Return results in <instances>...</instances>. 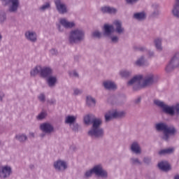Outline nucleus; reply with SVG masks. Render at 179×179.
Returning a JSON list of instances; mask_svg holds the SVG:
<instances>
[{"instance_id":"34","label":"nucleus","mask_w":179,"mask_h":179,"mask_svg":"<svg viewBox=\"0 0 179 179\" xmlns=\"http://www.w3.org/2000/svg\"><path fill=\"white\" fill-rule=\"evenodd\" d=\"M6 22V13L3 10L0 11V24Z\"/></svg>"},{"instance_id":"57","label":"nucleus","mask_w":179,"mask_h":179,"mask_svg":"<svg viewBox=\"0 0 179 179\" xmlns=\"http://www.w3.org/2000/svg\"><path fill=\"white\" fill-rule=\"evenodd\" d=\"M175 3H176V5H179V0H176V1H175Z\"/></svg>"},{"instance_id":"11","label":"nucleus","mask_w":179,"mask_h":179,"mask_svg":"<svg viewBox=\"0 0 179 179\" xmlns=\"http://www.w3.org/2000/svg\"><path fill=\"white\" fill-rule=\"evenodd\" d=\"M77 118L78 117L75 115H69L66 116L64 122L65 124L69 125V127H71L73 131H78V124H75V122H76Z\"/></svg>"},{"instance_id":"18","label":"nucleus","mask_w":179,"mask_h":179,"mask_svg":"<svg viewBox=\"0 0 179 179\" xmlns=\"http://www.w3.org/2000/svg\"><path fill=\"white\" fill-rule=\"evenodd\" d=\"M152 12L150 14V17L157 18L160 16V6L157 3H153L151 5Z\"/></svg>"},{"instance_id":"56","label":"nucleus","mask_w":179,"mask_h":179,"mask_svg":"<svg viewBox=\"0 0 179 179\" xmlns=\"http://www.w3.org/2000/svg\"><path fill=\"white\" fill-rule=\"evenodd\" d=\"M2 41V34L0 32V43Z\"/></svg>"},{"instance_id":"27","label":"nucleus","mask_w":179,"mask_h":179,"mask_svg":"<svg viewBox=\"0 0 179 179\" xmlns=\"http://www.w3.org/2000/svg\"><path fill=\"white\" fill-rule=\"evenodd\" d=\"M95 117L93 114L87 115L84 117V122L86 125L90 124L93 122V120H94Z\"/></svg>"},{"instance_id":"37","label":"nucleus","mask_w":179,"mask_h":179,"mask_svg":"<svg viewBox=\"0 0 179 179\" xmlns=\"http://www.w3.org/2000/svg\"><path fill=\"white\" fill-rule=\"evenodd\" d=\"M134 50L136 51H140V52H148V48H146V46H134Z\"/></svg>"},{"instance_id":"13","label":"nucleus","mask_w":179,"mask_h":179,"mask_svg":"<svg viewBox=\"0 0 179 179\" xmlns=\"http://www.w3.org/2000/svg\"><path fill=\"white\" fill-rule=\"evenodd\" d=\"M39 129L44 134H52V132H54L55 131L54 126L50 122H43L39 126Z\"/></svg>"},{"instance_id":"16","label":"nucleus","mask_w":179,"mask_h":179,"mask_svg":"<svg viewBox=\"0 0 179 179\" xmlns=\"http://www.w3.org/2000/svg\"><path fill=\"white\" fill-rule=\"evenodd\" d=\"M100 10L101 13H107L108 15H113V16L118 13V9L110 6H103L100 8Z\"/></svg>"},{"instance_id":"44","label":"nucleus","mask_w":179,"mask_h":179,"mask_svg":"<svg viewBox=\"0 0 179 179\" xmlns=\"http://www.w3.org/2000/svg\"><path fill=\"white\" fill-rule=\"evenodd\" d=\"M139 1L141 0H125L127 5H136V3H138Z\"/></svg>"},{"instance_id":"15","label":"nucleus","mask_w":179,"mask_h":179,"mask_svg":"<svg viewBox=\"0 0 179 179\" xmlns=\"http://www.w3.org/2000/svg\"><path fill=\"white\" fill-rule=\"evenodd\" d=\"M24 37L30 43H37V32L33 30H28L24 33Z\"/></svg>"},{"instance_id":"25","label":"nucleus","mask_w":179,"mask_h":179,"mask_svg":"<svg viewBox=\"0 0 179 179\" xmlns=\"http://www.w3.org/2000/svg\"><path fill=\"white\" fill-rule=\"evenodd\" d=\"M158 167L160 169V170H162V171H169L170 170V164L167 162L166 161H162L158 164Z\"/></svg>"},{"instance_id":"53","label":"nucleus","mask_w":179,"mask_h":179,"mask_svg":"<svg viewBox=\"0 0 179 179\" xmlns=\"http://www.w3.org/2000/svg\"><path fill=\"white\" fill-rule=\"evenodd\" d=\"M134 103L136 104H138V103H141V98H137L135 101Z\"/></svg>"},{"instance_id":"23","label":"nucleus","mask_w":179,"mask_h":179,"mask_svg":"<svg viewBox=\"0 0 179 179\" xmlns=\"http://www.w3.org/2000/svg\"><path fill=\"white\" fill-rule=\"evenodd\" d=\"M47 83L49 87H54L58 83V78L55 76H50L47 78Z\"/></svg>"},{"instance_id":"49","label":"nucleus","mask_w":179,"mask_h":179,"mask_svg":"<svg viewBox=\"0 0 179 179\" xmlns=\"http://www.w3.org/2000/svg\"><path fill=\"white\" fill-rule=\"evenodd\" d=\"M173 111L174 113H176V111L177 114H179V103L173 105Z\"/></svg>"},{"instance_id":"14","label":"nucleus","mask_w":179,"mask_h":179,"mask_svg":"<svg viewBox=\"0 0 179 179\" xmlns=\"http://www.w3.org/2000/svg\"><path fill=\"white\" fill-rule=\"evenodd\" d=\"M12 174V168L8 165L0 166V178H8Z\"/></svg>"},{"instance_id":"43","label":"nucleus","mask_w":179,"mask_h":179,"mask_svg":"<svg viewBox=\"0 0 179 179\" xmlns=\"http://www.w3.org/2000/svg\"><path fill=\"white\" fill-rule=\"evenodd\" d=\"M36 75H40V69L36 68L31 71V76H36Z\"/></svg>"},{"instance_id":"6","label":"nucleus","mask_w":179,"mask_h":179,"mask_svg":"<svg viewBox=\"0 0 179 179\" xmlns=\"http://www.w3.org/2000/svg\"><path fill=\"white\" fill-rule=\"evenodd\" d=\"M154 103L155 106H157V107H159L165 114L174 115V105L170 106L159 99L154 100Z\"/></svg>"},{"instance_id":"36","label":"nucleus","mask_w":179,"mask_h":179,"mask_svg":"<svg viewBox=\"0 0 179 179\" xmlns=\"http://www.w3.org/2000/svg\"><path fill=\"white\" fill-rule=\"evenodd\" d=\"M91 37L92 38L100 39L101 38V32H100L99 30L94 31L91 34Z\"/></svg>"},{"instance_id":"46","label":"nucleus","mask_w":179,"mask_h":179,"mask_svg":"<svg viewBox=\"0 0 179 179\" xmlns=\"http://www.w3.org/2000/svg\"><path fill=\"white\" fill-rule=\"evenodd\" d=\"M69 76L71 78H79V74L78 73V72L73 71H70L69 72Z\"/></svg>"},{"instance_id":"32","label":"nucleus","mask_w":179,"mask_h":179,"mask_svg":"<svg viewBox=\"0 0 179 179\" xmlns=\"http://www.w3.org/2000/svg\"><path fill=\"white\" fill-rule=\"evenodd\" d=\"M15 138L17 141H19V142H25V141H27V136H26V134H20L15 136Z\"/></svg>"},{"instance_id":"47","label":"nucleus","mask_w":179,"mask_h":179,"mask_svg":"<svg viewBox=\"0 0 179 179\" xmlns=\"http://www.w3.org/2000/svg\"><path fill=\"white\" fill-rule=\"evenodd\" d=\"M131 162L133 164H142V162L138 158H131Z\"/></svg>"},{"instance_id":"59","label":"nucleus","mask_w":179,"mask_h":179,"mask_svg":"<svg viewBox=\"0 0 179 179\" xmlns=\"http://www.w3.org/2000/svg\"><path fill=\"white\" fill-rule=\"evenodd\" d=\"M169 69H166V71L169 72Z\"/></svg>"},{"instance_id":"22","label":"nucleus","mask_w":179,"mask_h":179,"mask_svg":"<svg viewBox=\"0 0 179 179\" xmlns=\"http://www.w3.org/2000/svg\"><path fill=\"white\" fill-rule=\"evenodd\" d=\"M130 149L131 152L136 155H141L142 153L141 145H139V143H138L136 141H134L131 143Z\"/></svg>"},{"instance_id":"19","label":"nucleus","mask_w":179,"mask_h":179,"mask_svg":"<svg viewBox=\"0 0 179 179\" xmlns=\"http://www.w3.org/2000/svg\"><path fill=\"white\" fill-rule=\"evenodd\" d=\"M59 23L65 27L66 29H72V27H75L76 24L74 22H69L68 19L65 17H62L59 20Z\"/></svg>"},{"instance_id":"4","label":"nucleus","mask_w":179,"mask_h":179,"mask_svg":"<svg viewBox=\"0 0 179 179\" xmlns=\"http://www.w3.org/2000/svg\"><path fill=\"white\" fill-rule=\"evenodd\" d=\"M85 38H86V33L85 32V30L75 29L70 31L68 41L69 44L73 45V44H80V43L85 41Z\"/></svg>"},{"instance_id":"28","label":"nucleus","mask_w":179,"mask_h":179,"mask_svg":"<svg viewBox=\"0 0 179 179\" xmlns=\"http://www.w3.org/2000/svg\"><path fill=\"white\" fill-rule=\"evenodd\" d=\"M162 38H158L154 40V44L157 51H163V47L162 46Z\"/></svg>"},{"instance_id":"52","label":"nucleus","mask_w":179,"mask_h":179,"mask_svg":"<svg viewBox=\"0 0 179 179\" xmlns=\"http://www.w3.org/2000/svg\"><path fill=\"white\" fill-rule=\"evenodd\" d=\"M5 97V94L3 92H0V101H2V99Z\"/></svg>"},{"instance_id":"54","label":"nucleus","mask_w":179,"mask_h":179,"mask_svg":"<svg viewBox=\"0 0 179 179\" xmlns=\"http://www.w3.org/2000/svg\"><path fill=\"white\" fill-rule=\"evenodd\" d=\"M80 58V56H79V55H76V56L74 57V59H75L76 61H79Z\"/></svg>"},{"instance_id":"60","label":"nucleus","mask_w":179,"mask_h":179,"mask_svg":"<svg viewBox=\"0 0 179 179\" xmlns=\"http://www.w3.org/2000/svg\"><path fill=\"white\" fill-rule=\"evenodd\" d=\"M41 138H44V134L41 135Z\"/></svg>"},{"instance_id":"31","label":"nucleus","mask_w":179,"mask_h":179,"mask_svg":"<svg viewBox=\"0 0 179 179\" xmlns=\"http://www.w3.org/2000/svg\"><path fill=\"white\" fill-rule=\"evenodd\" d=\"M48 9H51V3L50 2H45L39 7V10H41V12H45V10H48Z\"/></svg>"},{"instance_id":"55","label":"nucleus","mask_w":179,"mask_h":179,"mask_svg":"<svg viewBox=\"0 0 179 179\" xmlns=\"http://www.w3.org/2000/svg\"><path fill=\"white\" fill-rule=\"evenodd\" d=\"M29 136H30L31 138H34V132H30V133H29Z\"/></svg>"},{"instance_id":"20","label":"nucleus","mask_w":179,"mask_h":179,"mask_svg":"<svg viewBox=\"0 0 179 179\" xmlns=\"http://www.w3.org/2000/svg\"><path fill=\"white\" fill-rule=\"evenodd\" d=\"M132 19L137 22H143V20H146V13L145 11L134 13Z\"/></svg>"},{"instance_id":"39","label":"nucleus","mask_w":179,"mask_h":179,"mask_svg":"<svg viewBox=\"0 0 179 179\" xmlns=\"http://www.w3.org/2000/svg\"><path fill=\"white\" fill-rule=\"evenodd\" d=\"M49 52L50 54V55H52V57H57L59 55V52H58V49L55 48H52L49 50Z\"/></svg>"},{"instance_id":"30","label":"nucleus","mask_w":179,"mask_h":179,"mask_svg":"<svg viewBox=\"0 0 179 179\" xmlns=\"http://www.w3.org/2000/svg\"><path fill=\"white\" fill-rule=\"evenodd\" d=\"M175 150L174 148H166L164 150H161L159 152V155H171V153H173Z\"/></svg>"},{"instance_id":"33","label":"nucleus","mask_w":179,"mask_h":179,"mask_svg":"<svg viewBox=\"0 0 179 179\" xmlns=\"http://www.w3.org/2000/svg\"><path fill=\"white\" fill-rule=\"evenodd\" d=\"M145 64V56H141L136 62L135 65L136 66H142Z\"/></svg>"},{"instance_id":"5","label":"nucleus","mask_w":179,"mask_h":179,"mask_svg":"<svg viewBox=\"0 0 179 179\" xmlns=\"http://www.w3.org/2000/svg\"><path fill=\"white\" fill-rule=\"evenodd\" d=\"M92 127L88 131L89 136L91 138H101L104 135V130L100 128L103 123L101 119L94 117L92 120Z\"/></svg>"},{"instance_id":"42","label":"nucleus","mask_w":179,"mask_h":179,"mask_svg":"<svg viewBox=\"0 0 179 179\" xmlns=\"http://www.w3.org/2000/svg\"><path fill=\"white\" fill-rule=\"evenodd\" d=\"M56 27L57 29L59 31V33H64V31H65V27H64V26H62V24H61V23H57L56 24Z\"/></svg>"},{"instance_id":"61","label":"nucleus","mask_w":179,"mask_h":179,"mask_svg":"<svg viewBox=\"0 0 179 179\" xmlns=\"http://www.w3.org/2000/svg\"><path fill=\"white\" fill-rule=\"evenodd\" d=\"M0 145H1V141H0Z\"/></svg>"},{"instance_id":"51","label":"nucleus","mask_w":179,"mask_h":179,"mask_svg":"<svg viewBox=\"0 0 179 179\" xmlns=\"http://www.w3.org/2000/svg\"><path fill=\"white\" fill-rule=\"evenodd\" d=\"M38 100H40V101H45V96L44 95V94H41L38 96Z\"/></svg>"},{"instance_id":"17","label":"nucleus","mask_w":179,"mask_h":179,"mask_svg":"<svg viewBox=\"0 0 179 179\" xmlns=\"http://www.w3.org/2000/svg\"><path fill=\"white\" fill-rule=\"evenodd\" d=\"M167 68H179V52L172 57L167 64Z\"/></svg>"},{"instance_id":"24","label":"nucleus","mask_w":179,"mask_h":179,"mask_svg":"<svg viewBox=\"0 0 179 179\" xmlns=\"http://www.w3.org/2000/svg\"><path fill=\"white\" fill-rule=\"evenodd\" d=\"M103 86L105 89H107L108 90H115L117 89V85L113 81H104L103 82Z\"/></svg>"},{"instance_id":"45","label":"nucleus","mask_w":179,"mask_h":179,"mask_svg":"<svg viewBox=\"0 0 179 179\" xmlns=\"http://www.w3.org/2000/svg\"><path fill=\"white\" fill-rule=\"evenodd\" d=\"M82 90L78 89V88H74L73 89V94L74 96H78V94H82Z\"/></svg>"},{"instance_id":"50","label":"nucleus","mask_w":179,"mask_h":179,"mask_svg":"<svg viewBox=\"0 0 179 179\" xmlns=\"http://www.w3.org/2000/svg\"><path fill=\"white\" fill-rule=\"evenodd\" d=\"M148 51V57L150 58H153V57H155V52L152 51V50H147Z\"/></svg>"},{"instance_id":"8","label":"nucleus","mask_w":179,"mask_h":179,"mask_svg":"<svg viewBox=\"0 0 179 179\" xmlns=\"http://www.w3.org/2000/svg\"><path fill=\"white\" fill-rule=\"evenodd\" d=\"M124 116H125V113L124 111L118 110H109L105 114V121L108 122V121H111L113 118H120Z\"/></svg>"},{"instance_id":"35","label":"nucleus","mask_w":179,"mask_h":179,"mask_svg":"<svg viewBox=\"0 0 179 179\" xmlns=\"http://www.w3.org/2000/svg\"><path fill=\"white\" fill-rule=\"evenodd\" d=\"M108 37L112 44H117V43H119L120 41V37L115 35H113V36L110 35Z\"/></svg>"},{"instance_id":"1","label":"nucleus","mask_w":179,"mask_h":179,"mask_svg":"<svg viewBox=\"0 0 179 179\" xmlns=\"http://www.w3.org/2000/svg\"><path fill=\"white\" fill-rule=\"evenodd\" d=\"M153 83H155V76L153 74H148L145 77H143V75L135 76L128 82L127 85L129 86L136 85L138 89H142L143 87H148V86H150Z\"/></svg>"},{"instance_id":"41","label":"nucleus","mask_w":179,"mask_h":179,"mask_svg":"<svg viewBox=\"0 0 179 179\" xmlns=\"http://www.w3.org/2000/svg\"><path fill=\"white\" fill-rule=\"evenodd\" d=\"M93 174H94V172H93V169H91L85 171V173L84 174V177L85 178H90V177H92V176H93Z\"/></svg>"},{"instance_id":"40","label":"nucleus","mask_w":179,"mask_h":179,"mask_svg":"<svg viewBox=\"0 0 179 179\" xmlns=\"http://www.w3.org/2000/svg\"><path fill=\"white\" fill-rule=\"evenodd\" d=\"M47 117V112L42 111L36 117V120H38L39 121H41V120H44Z\"/></svg>"},{"instance_id":"48","label":"nucleus","mask_w":179,"mask_h":179,"mask_svg":"<svg viewBox=\"0 0 179 179\" xmlns=\"http://www.w3.org/2000/svg\"><path fill=\"white\" fill-rule=\"evenodd\" d=\"M143 162L145 163V164H150L152 159L149 157H146L144 158Z\"/></svg>"},{"instance_id":"12","label":"nucleus","mask_w":179,"mask_h":179,"mask_svg":"<svg viewBox=\"0 0 179 179\" xmlns=\"http://www.w3.org/2000/svg\"><path fill=\"white\" fill-rule=\"evenodd\" d=\"M56 171H65L68 169V163L65 160L57 159L53 163Z\"/></svg>"},{"instance_id":"9","label":"nucleus","mask_w":179,"mask_h":179,"mask_svg":"<svg viewBox=\"0 0 179 179\" xmlns=\"http://www.w3.org/2000/svg\"><path fill=\"white\" fill-rule=\"evenodd\" d=\"M55 5L59 15H66L69 12L68 6L62 0H55Z\"/></svg>"},{"instance_id":"3","label":"nucleus","mask_w":179,"mask_h":179,"mask_svg":"<svg viewBox=\"0 0 179 179\" xmlns=\"http://www.w3.org/2000/svg\"><path fill=\"white\" fill-rule=\"evenodd\" d=\"M155 129L158 132H163L162 139L169 141L174 134H176V128L173 126H169L164 122H159L155 124Z\"/></svg>"},{"instance_id":"29","label":"nucleus","mask_w":179,"mask_h":179,"mask_svg":"<svg viewBox=\"0 0 179 179\" xmlns=\"http://www.w3.org/2000/svg\"><path fill=\"white\" fill-rule=\"evenodd\" d=\"M86 103L90 107H94L96 106V99L91 96H88L86 98Z\"/></svg>"},{"instance_id":"2","label":"nucleus","mask_w":179,"mask_h":179,"mask_svg":"<svg viewBox=\"0 0 179 179\" xmlns=\"http://www.w3.org/2000/svg\"><path fill=\"white\" fill-rule=\"evenodd\" d=\"M117 34L121 35L125 33V28L122 26V21L120 20H115L113 22V25L105 24L103 26V35L106 37L111 36L113 30H114Z\"/></svg>"},{"instance_id":"7","label":"nucleus","mask_w":179,"mask_h":179,"mask_svg":"<svg viewBox=\"0 0 179 179\" xmlns=\"http://www.w3.org/2000/svg\"><path fill=\"white\" fill-rule=\"evenodd\" d=\"M2 2L8 4L9 13H17L20 8V0H1Z\"/></svg>"},{"instance_id":"58","label":"nucleus","mask_w":179,"mask_h":179,"mask_svg":"<svg viewBox=\"0 0 179 179\" xmlns=\"http://www.w3.org/2000/svg\"><path fill=\"white\" fill-rule=\"evenodd\" d=\"M174 179H179V175L176 176Z\"/></svg>"},{"instance_id":"38","label":"nucleus","mask_w":179,"mask_h":179,"mask_svg":"<svg viewBox=\"0 0 179 179\" xmlns=\"http://www.w3.org/2000/svg\"><path fill=\"white\" fill-rule=\"evenodd\" d=\"M120 73L122 78H128V76H131V75H132V72L127 70L122 71Z\"/></svg>"},{"instance_id":"26","label":"nucleus","mask_w":179,"mask_h":179,"mask_svg":"<svg viewBox=\"0 0 179 179\" xmlns=\"http://www.w3.org/2000/svg\"><path fill=\"white\" fill-rule=\"evenodd\" d=\"M171 13L173 16H174L176 19H179V5L178 4H176V3L173 4Z\"/></svg>"},{"instance_id":"21","label":"nucleus","mask_w":179,"mask_h":179,"mask_svg":"<svg viewBox=\"0 0 179 179\" xmlns=\"http://www.w3.org/2000/svg\"><path fill=\"white\" fill-rule=\"evenodd\" d=\"M39 69L42 78H48L52 75V69L50 68H39Z\"/></svg>"},{"instance_id":"10","label":"nucleus","mask_w":179,"mask_h":179,"mask_svg":"<svg viewBox=\"0 0 179 179\" xmlns=\"http://www.w3.org/2000/svg\"><path fill=\"white\" fill-rule=\"evenodd\" d=\"M92 171L97 177H101V178H106L108 173L106 170L103 169L101 164H96L92 168Z\"/></svg>"}]
</instances>
